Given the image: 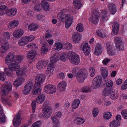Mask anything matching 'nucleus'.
Masks as SVG:
<instances>
[{"instance_id":"nucleus-18","label":"nucleus","mask_w":127,"mask_h":127,"mask_svg":"<svg viewBox=\"0 0 127 127\" xmlns=\"http://www.w3.org/2000/svg\"><path fill=\"white\" fill-rule=\"evenodd\" d=\"M21 118L20 116L17 114L13 120V125L15 127H19L21 124Z\"/></svg>"},{"instance_id":"nucleus-26","label":"nucleus","mask_w":127,"mask_h":127,"mask_svg":"<svg viewBox=\"0 0 127 127\" xmlns=\"http://www.w3.org/2000/svg\"><path fill=\"white\" fill-rule=\"evenodd\" d=\"M102 51V49L101 45L99 44H97L95 47V54L96 55H99L101 54Z\"/></svg>"},{"instance_id":"nucleus-55","label":"nucleus","mask_w":127,"mask_h":127,"mask_svg":"<svg viewBox=\"0 0 127 127\" xmlns=\"http://www.w3.org/2000/svg\"><path fill=\"white\" fill-rule=\"evenodd\" d=\"M112 90L108 89H105L103 91V95L105 96H106L108 95H110L111 91Z\"/></svg>"},{"instance_id":"nucleus-41","label":"nucleus","mask_w":127,"mask_h":127,"mask_svg":"<svg viewBox=\"0 0 127 127\" xmlns=\"http://www.w3.org/2000/svg\"><path fill=\"white\" fill-rule=\"evenodd\" d=\"M80 104V101L78 99H75L72 103L71 107L72 109H75L78 108Z\"/></svg>"},{"instance_id":"nucleus-39","label":"nucleus","mask_w":127,"mask_h":127,"mask_svg":"<svg viewBox=\"0 0 127 127\" xmlns=\"http://www.w3.org/2000/svg\"><path fill=\"white\" fill-rule=\"evenodd\" d=\"M101 75L103 78H106L108 76V71L107 69L105 67H101L100 68Z\"/></svg>"},{"instance_id":"nucleus-42","label":"nucleus","mask_w":127,"mask_h":127,"mask_svg":"<svg viewBox=\"0 0 127 127\" xmlns=\"http://www.w3.org/2000/svg\"><path fill=\"white\" fill-rule=\"evenodd\" d=\"M38 27V25L35 23H32L30 24L28 26V29L32 31L36 30Z\"/></svg>"},{"instance_id":"nucleus-20","label":"nucleus","mask_w":127,"mask_h":127,"mask_svg":"<svg viewBox=\"0 0 127 127\" xmlns=\"http://www.w3.org/2000/svg\"><path fill=\"white\" fill-rule=\"evenodd\" d=\"M25 78L22 77H18L16 79L13 83V85L17 87H19L24 82Z\"/></svg>"},{"instance_id":"nucleus-50","label":"nucleus","mask_w":127,"mask_h":127,"mask_svg":"<svg viewBox=\"0 0 127 127\" xmlns=\"http://www.w3.org/2000/svg\"><path fill=\"white\" fill-rule=\"evenodd\" d=\"M24 59L23 56L22 55H17L15 56V62L16 63H21L23 61Z\"/></svg>"},{"instance_id":"nucleus-46","label":"nucleus","mask_w":127,"mask_h":127,"mask_svg":"<svg viewBox=\"0 0 127 127\" xmlns=\"http://www.w3.org/2000/svg\"><path fill=\"white\" fill-rule=\"evenodd\" d=\"M35 87V85L34 89L33 91V95H36L38 94H40L41 93V90L40 89V86H36Z\"/></svg>"},{"instance_id":"nucleus-37","label":"nucleus","mask_w":127,"mask_h":127,"mask_svg":"<svg viewBox=\"0 0 127 127\" xmlns=\"http://www.w3.org/2000/svg\"><path fill=\"white\" fill-rule=\"evenodd\" d=\"M110 95V97L112 100L116 99L118 96V93L115 90H112Z\"/></svg>"},{"instance_id":"nucleus-58","label":"nucleus","mask_w":127,"mask_h":127,"mask_svg":"<svg viewBox=\"0 0 127 127\" xmlns=\"http://www.w3.org/2000/svg\"><path fill=\"white\" fill-rule=\"evenodd\" d=\"M25 37L26 38V40L27 41V43L28 42L32 41L35 38L32 35H30L28 36H25Z\"/></svg>"},{"instance_id":"nucleus-63","label":"nucleus","mask_w":127,"mask_h":127,"mask_svg":"<svg viewBox=\"0 0 127 127\" xmlns=\"http://www.w3.org/2000/svg\"><path fill=\"white\" fill-rule=\"evenodd\" d=\"M64 46L65 47H66L67 49H71L73 47L72 44L68 42L65 43L64 44Z\"/></svg>"},{"instance_id":"nucleus-4","label":"nucleus","mask_w":127,"mask_h":127,"mask_svg":"<svg viewBox=\"0 0 127 127\" xmlns=\"http://www.w3.org/2000/svg\"><path fill=\"white\" fill-rule=\"evenodd\" d=\"M15 63H12L9 64L8 66V69L5 68L4 69V71L6 74L9 76L11 75L10 70L15 71L17 69L20 68V65L17 64L15 62Z\"/></svg>"},{"instance_id":"nucleus-24","label":"nucleus","mask_w":127,"mask_h":127,"mask_svg":"<svg viewBox=\"0 0 127 127\" xmlns=\"http://www.w3.org/2000/svg\"><path fill=\"white\" fill-rule=\"evenodd\" d=\"M24 33L23 30L21 29H18L15 30L13 33V35L16 38H18L23 35Z\"/></svg>"},{"instance_id":"nucleus-13","label":"nucleus","mask_w":127,"mask_h":127,"mask_svg":"<svg viewBox=\"0 0 127 127\" xmlns=\"http://www.w3.org/2000/svg\"><path fill=\"white\" fill-rule=\"evenodd\" d=\"M49 62L48 60H41L39 61L36 64V67L38 70H41L45 68Z\"/></svg>"},{"instance_id":"nucleus-36","label":"nucleus","mask_w":127,"mask_h":127,"mask_svg":"<svg viewBox=\"0 0 127 127\" xmlns=\"http://www.w3.org/2000/svg\"><path fill=\"white\" fill-rule=\"evenodd\" d=\"M36 55V52L33 50L29 53L27 55V57L28 58L32 60V61H34V58L35 57Z\"/></svg>"},{"instance_id":"nucleus-32","label":"nucleus","mask_w":127,"mask_h":127,"mask_svg":"<svg viewBox=\"0 0 127 127\" xmlns=\"http://www.w3.org/2000/svg\"><path fill=\"white\" fill-rule=\"evenodd\" d=\"M73 4L74 8L77 10L79 9L82 6V3L80 0H74Z\"/></svg>"},{"instance_id":"nucleus-38","label":"nucleus","mask_w":127,"mask_h":127,"mask_svg":"<svg viewBox=\"0 0 127 127\" xmlns=\"http://www.w3.org/2000/svg\"><path fill=\"white\" fill-rule=\"evenodd\" d=\"M120 125L119 121L114 120L111 121L109 124L110 127H118Z\"/></svg>"},{"instance_id":"nucleus-10","label":"nucleus","mask_w":127,"mask_h":127,"mask_svg":"<svg viewBox=\"0 0 127 127\" xmlns=\"http://www.w3.org/2000/svg\"><path fill=\"white\" fill-rule=\"evenodd\" d=\"M99 19V14L96 11H95L93 13L89 21L93 24L97 23Z\"/></svg>"},{"instance_id":"nucleus-1","label":"nucleus","mask_w":127,"mask_h":127,"mask_svg":"<svg viewBox=\"0 0 127 127\" xmlns=\"http://www.w3.org/2000/svg\"><path fill=\"white\" fill-rule=\"evenodd\" d=\"M68 11L66 9L62 10L58 14V18L60 21H63L65 20V27L66 28H69L72 24L73 19L68 14H67Z\"/></svg>"},{"instance_id":"nucleus-14","label":"nucleus","mask_w":127,"mask_h":127,"mask_svg":"<svg viewBox=\"0 0 127 127\" xmlns=\"http://www.w3.org/2000/svg\"><path fill=\"white\" fill-rule=\"evenodd\" d=\"M1 42V47L0 51L2 53H4L9 49L10 45L7 41H2Z\"/></svg>"},{"instance_id":"nucleus-6","label":"nucleus","mask_w":127,"mask_h":127,"mask_svg":"<svg viewBox=\"0 0 127 127\" xmlns=\"http://www.w3.org/2000/svg\"><path fill=\"white\" fill-rule=\"evenodd\" d=\"M34 82L29 81L27 82L24 86L23 93L24 95H27L31 91L34 85Z\"/></svg>"},{"instance_id":"nucleus-44","label":"nucleus","mask_w":127,"mask_h":127,"mask_svg":"<svg viewBox=\"0 0 127 127\" xmlns=\"http://www.w3.org/2000/svg\"><path fill=\"white\" fill-rule=\"evenodd\" d=\"M7 7L4 5H2L0 6V15H2L7 12Z\"/></svg>"},{"instance_id":"nucleus-25","label":"nucleus","mask_w":127,"mask_h":127,"mask_svg":"<svg viewBox=\"0 0 127 127\" xmlns=\"http://www.w3.org/2000/svg\"><path fill=\"white\" fill-rule=\"evenodd\" d=\"M100 16L103 22H105L108 19V15L107 14V10H103L101 11Z\"/></svg>"},{"instance_id":"nucleus-61","label":"nucleus","mask_w":127,"mask_h":127,"mask_svg":"<svg viewBox=\"0 0 127 127\" xmlns=\"http://www.w3.org/2000/svg\"><path fill=\"white\" fill-rule=\"evenodd\" d=\"M4 37L5 39L8 40L10 38V35L8 32H4L3 34Z\"/></svg>"},{"instance_id":"nucleus-53","label":"nucleus","mask_w":127,"mask_h":127,"mask_svg":"<svg viewBox=\"0 0 127 127\" xmlns=\"http://www.w3.org/2000/svg\"><path fill=\"white\" fill-rule=\"evenodd\" d=\"M47 45L46 43H44L41 48L42 52L44 54H46L48 51Z\"/></svg>"},{"instance_id":"nucleus-23","label":"nucleus","mask_w":127,"mask_h":127,"mask_svg":"<svg viewBox=\"0 0 127 127\" xmlns=\"http://www.w3.org/2000/svg\"><path fill=\"white\" fill-rule=\"evenodd\" d=\"M82 38V35L79 33H74L72 35L73 41L75 43H78L80 41Z\"/></svg>"},{"instance_id":"nucleus-48","label":"nucleus","mask_w":127,"mask_h":127,"mask_svg":"<svg viewBox=\"0 0 127 127\" xmlns=\"http://www.w3.org/2000/svg\"><path fill=\"white\" fill-rule=\"evenodd\" d=\"M27 43V41L25 37H23L20 38L18 43V44L20 46L24 45Z\"/></svg>"},{"instance_id":"nucleus-34","label":"nucleus","mask_w":127,"mask_h":127,"mask_svg":"<svg viewBox=\"0 0 127 127\" xmlns=\"http://www.w3.org/2000/svg\"><path fill=\"white\" fill-rule=\"evenodd\" d=\"M16 70V74L19 76H23L27 72L26 69L23 67L17 69Z\"/></svg>"},{"instance_id":"nucleus-43","label":"nucleus","mask_w":127,"mask_h":127,"mask_svg":"<svg viewBox=\"0 0 127 127\" xmlns=\"http://www.w3.org/2000/svg\"><path fill=\"white\" fill-rule=\"evenodd\" d=\"M54 46L55 50L58 51L61 50L63 47V44L61 43L58 42L54 44Z\"/></svg>"},{"instance_id":"nucleus-27","label":"nucleus","mask_w":127,"mask_h":127,"mask_svg":"<svg viewBox=\"0 0 127 127\" xmlns=\"http://www.w3.org/2000/svg\"><path fill=\"white\" fill-rule=\"evenodd\" d=\"M40 5L43 9L45 11H48L50 9L49 4L45 0H42L40 3Z\"/></svg>"},{"instance_id":"nucleus-49","label":"nucleus","mask_w":127,"mask_h":127,"mask_svg":"<svg viewBox=\"0 0 127 127\" xmlns=\"http://www.w3.org/2000/svg\"><path fill=\"white\" fill-rule=\"evenodd\" d=\"M76 29L78 31L80 32H82L84 30L83 25L80 23H78L76 26Z\"/></svg>"},{"instance_id":"nucleus-40","label":"nucleus","mask_w":127,"mask_h":127,"mask_svg":"<svg viewBox=\"0 0 127 127\" xmlns=\"http://www.w3.org/2000/svg\"><path fill=\"white\" fill-rule=\"evenodd\" d=\"M80 58L77 55L70 60L69 61L72 64L75 65H77L80 62Z\"/></svg>"},{"instance_id":"nucleus-9","label":"nucleus","mask_w":127,"mask_h":127,"mask_svg":"<svg viewBox=\"0 0 127 127\" xmlns=\"http://www.w3.org/2000/svg\"><path fill=\"white\" fill-rule=\"evenodd\" d=\"M44 91L45 93L48 94H53L56 91V88L53 85L48 84L46 85L44 88Z\"/></svg>"},{"instance_id":"nucleus-47","label":"nucleus","mask_w":127,"mask_h":127,"mask_svg":"<svg viewBox=\"0 0 127 127\" xmlns=\"http://www.w3.org/2000/svg\"><path fill=\"white\" fill-rule=\"evenodd\" d=\"M76 55H77L74 52L70 51L68 52L67 56L69 61H70Z\"/></svg>"},{"instance_id":"nucleus-45","label":"nucleus","mask_w":127,"mask_h":127,"mask_svg":"<svg viewBox=\"0 0 127 127\" xmlns=\"http://www.w3.org/2000/svg\"><path fill=\"white\" fill-rule=\"evenodd\" d=\"M112 116V114L110 112H106L103 114V117L104 120H108L111 118Z\"/></svg>"},{"instance_id":"nucleus-8","label":"nucleus","mask_w":127,"mask_h":127,"mask_svg":"<svg viewBox=\"0 0 127 127\" xmlns=\"http://www.w3.org/2000/svg\"><path fill=\"white\" fill-rule=\"evenodd\" d=\"M102 78L101 76L97 75L93 81L92 87L93 89L98 88L102 82Z\"/></svg>"},{"instance_id":"nucleus-5","label":"nucleus","mask_w":127,"mask_h":127,"mask_svg":"<svg viewBox=\"0 0 127 127\" xmlns=\"http://www.w3.org/2000/svg\"><path fill=\"white\" fill-rule=\"evenodd\" d=\"M62 116V113L61 111H58L56 112L54 114V117H51V119L52 121L54 127H58L57 124L59 121L58 119L60 118Z\"/></svg>"},{"instance_id":"nucleus-54","label":"nucleus","mask_w":127,"mask_h":127,"mask_svg":"<svg viewBox=\"0 0 127 127\" xmlns=\"http://www.w3.org/2000/svg\"><path fill=\"white\" fill-rule=\"evenodd\" d=\"M98 110L97 108H94L92 110V115L94 118H95L98 114Z\"/></svg>"},{"instance_id":"nucleus-19","label":"nucleus","mask_w":127,"mask_h":127,"mask_svg":"<svg viewBox=\"0 0 127 127\" xmlns=\"http://www.w3.org/2000/svg\"><path fill=\"white\" fill-rule=\"evenodd\" d=\"M81 48L85 55H89L90 52V48L88 43H85L82 44Z\"/></svg>"},{"instance_id":"nucleus-57","label":"nucleus","mask_w":127,"mask_h":127,"mask_svg":"<svg viewBox=\"0 0 127 127\" xmlns=\"http://www.w3.org/2000/svg\"><path fill=\"white\" fill-rule=\"evenodd\" d=\"M27 46L28 47L31 48L32 49H35L36 50L37 48L36 45L34 43H32L29 44L27 45Z\"/></svg>"},{"instance_id":"nucleus-56","label":"nucleus","mask_w":127,"mask_h":127,"mask_svg":"<svg viewBox=\"0 0 127 127\" xmlns=\"http://www.w3.org/2000/svg\"><path fill=\"white\" fill-rule=\"evenodd\" d=\"M96 34L99 37L102 38H105L106 36V34L103 33H102L99 30L97 31Z\"/></svg>"},{"instance_id":"nucleus-35","label":"nucleus","mask_w":127,"mask_h":127,"mask_svg":"<svg viewBox=\"0 0 127 127\" xmlns=\"http://www.w3.org/2000/svg\"><path fill=\"white\" fill-rule=\"evenodd\" d=\"M119 26L117 23H114L112 26L113 32L114 34H116L119 31Z\"/></svg>"},{"instance_id":"nucleus-12","label":"nucleus","mask_w":127,"mask_h":127,"mask_svg":"<svg viewBox=\"0 0 127 127\" xmlns=\"http://www.w3.org/2000/svg\"><path fill=\"white\" fill-rule=\"evenodd\" d=\"M115 44L118 50L121 51L123 50L122 39L120 37L117 36L114 39Z\"/></svg>"},{"instance_id":"nucleus-52","label":"nucleus","mask_w":127,"mask_h":127,"mask_svg":"<svg viewBox=\"0 0 127 127\" xmlns=\"http://www.w3.org/2000/svg\"><path fill=\"white\" fill-rule=\"evenodd\" d=\"M12 97H11V96H10L9 97V98H7L6 99L4 98H2V102L4 103H6L8 104V105L10 106H12L11 104H10L9 103V101H11L12 100Z\"/></svg>"},{"instance_id":"nucleus-15","label":"nucleus","mask_w":127,"mask_h":127,"mask_svg":"<svg viewBox=\"0 0 127 127\" xmlns=\"http://www.w3.org/2000/svg\"><path fill=\"white\" fill-rule=\"evenodd\" d=\"M14 55L13 52L9 53L6 56L5 59V62L7 65L15 62L14 60Z\"/></svg>"},{"instance_id":"nucleus-7","label":"nucleus","mask_w":127,"mask_h":127,"mask_svg":"<svg viewBox=\"0 0 127 127\" xmlns=\"http://www.w3.org/2000/svg\"><path fill=\"white\" fill-rule=\"evenodd\" d=\"M45 79V75L43 74H39L37 75L35 78V87L36 86H40L41 84L44 82Z\"/></svg>"},{"instance_id":"nucleus-33","label":"nucleus","mask_w":127,"mask_h":127,"mask_svg":"<svg viewBox=\"0 0 127 127\" xmlns=\"http://www.w3.org/2000/svg\"><path fill=\"white\" fill-rule=\"evenodd\" d=\"M74 121L76 124L80 125L84 123L85 120L84 118L81 117H76L74 119Z\"/></svg>"},{"instance_id":"nucleus-11","label":"nucleus","mask_w":127,"mask_h":127,"mask_svg":"<svg viewBox=\"0 0 127 127\" xmlns=\"http://www.w3.org/2000/svg\"><path fill=\"white\" fill-rule=\"evenodd\" d=\"M106 46L107 52L108 55L110 56H112L115 54V50L111 43L107 42Z\"/></svg>"},{"instance_id":"nucleus-28","label":"nucleus","mask_w":127,"mask_h":127,"mask_svg":"<svg viewBox=\"0 0 127 127\" xmlns=\"http://www.w3.org/2000/svg\"><path fill=\"white\" fill-rule=\"evenodd\" d=\"M17 12L16 8H13L8 10L7 12H6V14L8 16L12 17L16 15Z\"/></svg>"},{"instance_id":"nucleus-22","label":"nucleus","mask_w":127,"mask_h":127,"mask_svg":"<svg viewBox=\"0 0 127 127\" xmlns=\"http://www.w3.org/2000/svg\"><path fill=\"white\" fill-rule=\"evenodd\" d=\"M108 8L110 13L114 15L117 12L116 6L115 4L112 3H108Z\"/></svg>"},{"instance_id":"nucleus-51","label":"nucleus","mask_w":127,"mask_h":127,"mask_svg":"<svg viewBox=\"0 0 127 127\" xmlns=\"http://www.w3.org/2000/svg\"><path fill=\"white\" fill-rule=\"evenodd\" d=\"M105 82L106 87L109 88L112 87L114 84L113 81L111 80L108 79L106 80Z\"/></svg>"},{"instance_id":"nucleus-29","label":"nucleus","mask_w":127,"mask_h":127,"mask_svg":"<svg viewBox=\"0 0 127 127\" xmlns=\"http://www.w3.org/2000/svg\"><path fill=\"white\" fill-rule=\"evenodd\" d=\"M54 70L53 65L51 64H49L47 68V73L49 77L53 75V72Z\"/></svg>"},{"instance_id":"nucleus-62","label":"nucleus","mask_w":127,"mask_h":127,"mask_svg":"<svg viewBox=\"0 0 127 127\" xmlns=\"http://www.w3.org/2000/svg\"><path fill=\"white\" fill-rule=\"evenodd\" d=\"M5 75L4 73L2 72H0V80H5Z\"/></svg>"},{"instance_id":"nucleus-17","label":"nucleus","mask_w":127,"mask_h":127,"mask_svg":"<svg viewBox=\"0 0 127 127\" xmlns=\"http://www.w3.org/2000/svg\"><path fill=\"white\" fill-rule=\"evenodd\" d=\"M76 77L77 80L79 83H83L86 78L85 74L82 70H80L78 72Z\"/></svg>"},{"instance_id":"nucleus-64","label":"nucleus","mask_w":127,"mask_h":127,"mask_svg":"<svg viewBox=\"0 0 127 127\" xmlns=\"http://www.w3.org/2000/svg\"><path fill=\"white\" fill-rule=\"evenodd\" d=\"M41 123L40 121H37L32 125V127H39Z\"/></svg>"},{"instance_id":"nucleus-60","label":"nucleus","mask_w":127,"mask_h":127,"mask_svg":"<svg viewBox=\"0 0 127 127\" xmlns=\"http://www.w3.org/2000/svg\"><path fill=\"white\" fill-rule=\"evenodd\" d=\"M121 114L124 119H127V110H123L121 112Z\"/></svg>"},{"instance_id":"nucleus-21","label":"nucleus","mask_w":127,"mask_h":127,"mask_svg":"<svg viewBox=\"0 0 127 127\" xmlns=\"http://www.w3.org/2000/svg\"><path fill=\"white\" fill-rule=\"evenodd\" d=\"M19 24V21L17 20H14L9 22L7 24L9 29H12L18 26Z\"/></svg>"},{"instance_id":"nucleus-30","label":"nucleus","mask_w":127,"mask_h":127,"mask_svg":"<svg viewBox=\"0 0 127 127\" xmlns=\"http://www.w3.org/2000/svg\"><path fill=\"white\" fill-rule=\"evenodd\" d=\"M60 55L59 53H57L52 56L50 60V62L52 64L56 62L59 59Z\"/></svg>"},{"instance_id":"nucleus-31","label":"nucleus","mask_w":127,"mask_h":127,"mask_svg":"<svg viewBox=\"0 0 127 127\" xmlns=\"http://www.w3.org/2000/svg\"><path fill=\"white\" fill-rule=\"evenodd\" d=\"M66 83L64 81L59 83L57 85V87L61 91H64L66 87Z\"/></svg>"},{"instance_id":"nucleus-16","label":"nucleus","mask_w":127,"mask_h":127,"mask_svg":"<svg viewBox=\"0 0 127 127\" xmlns=\"http://www.w3.org/2000/svg\"><path fill=\"white\" fill-rule=\"evenodd\" d=\"M43 117L45 119L48 118L51 115L52 112V108L49 106H47L43 109Z\"/></svg>"},{"instance_id":"nucleus-3","label":"nucleus","mask_w":127,"mask_h":127,"mask_svg":"<svg viewBox=\"0 0 127 127\" xmlns=\"http://www.w3.org/2000/svg\"><path fill=\"white\" fill-rule=\"evenodd\" d=\"M46 95L43 94L39 95L36 97L35 101H33L32 103V112L33 113L35 112L36 108V103L38 104H42L43 103L45 98Z\"/></svg>"},{"instance_id":"nucleus-59","label":"nucleus","mask_w":127,"mask_h":127,"mask_svg":"<svg viewBox=\"0 0 127 127\" xmlns=\"http://www.w3.org/2000/svg\"><path fill=\"white\" fill-rule=\"evenodd\" d=\"M89 71L90 75L91 77L93 76L95 73V69L93 67H91L90 68Z\"/></svg>"},{"instance_id":"nucleus-2","label":"nucleus","mask_w":127,"mask_h":127,"mask_svg":"<svg viewBox=\"0 0 127 127\" xmlns=\"http://www.w3.org/2000/svg\"><path fill=\"white\" fill-rule=\"evenodd\" d=\"M12 90L11 83L10 82L5 81L4 84L2 85L1 88V94L2 95H6L10 92Z\"/></svg>"}]
</instances>
